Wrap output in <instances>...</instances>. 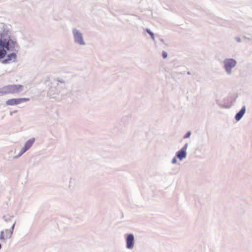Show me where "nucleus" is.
Returning <instances> with one entry per match:
<instances>
[{"mask_svg": "<svg viewBox=\"0 0 252 252\" xmlns=\"http://www.w3.org/2000/svg\"><path fill=\"white\" fill-rule=\"evenodd\" d=\"M16 42L12 40L7 32L2 33L0 37V59L6 54V50L14 51L17 47Z\"/></svg>", "mask_w": 252, "mask_h": 252, "instance_id": "obj_1", "label": "nucleus"}, {"mask_svg": "<svg viewBox=\"0 0 252 252\" xmlns=\"http://www.w3.org/2000/svg\"><path fill=\"white\" fill-rule=\"evenodd\" d=\"M23 87L20 85H8L4 87L0 91V96L9 94H15L21 92L23 90Z\"/></svg>", "mask_w": 252, "mask_h": 252, "instance_id": "obj_2", "label": "nucleus"}, {"mask_svg": "<svg viewBox=\"0 0 252 252\" xmlns=\"http://www.w3.org/2000/svg\"><path fill=\"white\" fill-rule=\"evenodd\" d=\"M30 100L29 98H12L7 100L6 101V104L7 105H16L22 103L25 101H28Z\"/></svg>", "mask_w": 252, "mask_h": 252, "instance_id": "obj_3", "label": "nucleus"}, {"mask_svg": "<svg viewBox=\"0 0 252 252\" xmlns=\"http://www.w3.org/2000/svg\"><path fill=\"white\" fill-rule=\"evenodd\" d=\"M14 226V224H13L11 227V229H6L4 231H2L0 235V239L5 240L9 239L12 235Z\"/></svg>", "mask_w": 252, "mask_h": 252, "instance_id": "obj_4", "label": "nucleus"}, {"mask_svg": "<svg viewBox=\"0 0 252 252\" xmlns=\"http://www.w3.org/2000/svg\"><path fill=\"white\" fill-rule=\"evenodd\" d=\"M224 67L226 71L230 73L231 68L235 66L236 62V61L232 59H226L224 61Z\"/></svg>", "mask_w": 252, "mask_h": 252, "instance_id": "obj_5", "label": "nucleus"}, {"mask_svg": "<svg viewBox=\"0 0 252 252\" xmlns=\"http://www.w3.org/2000/svg\"><path fill=\"white\" fill-rule=\"evenodd\" d=\"M73 32L75 42L81 45L84 44L81 33L76 30H74Z\"/></svg>", "mask_w": 252, "mask_h": 252, "instance_id": "obj_6", "label": "nucleus"}, {"mask_svg": "<svg viewBox=\"0 0 252 252\" xmlns=\"http://www.w3.org/2000/svg\"><path fill=\"white\" fill-rule=\"evenodd\" d=\"M126 247L129 249H132L133 248L134 239V236L132 234H130L127 235L126 238Z\"/></svg>", "mask_w": 252, "mask_h": 252, "instance_id": "obj_7", "label": "nucleus"}, {"mask_svg": "<svg viewBox=\"0 0 252 252\" xmlns=\"http://www.w3.org/2000/svg\"><path fill=\"white\" fill-rule=\"evenodd\" d=\"M35 139L34 138H32L29 140L25 144L24 147L23 148L22 150V153H25L27 150H28L33 144L34 142Z\"/></svg>", "mask_w": 252, "mask_h": 252, "instance_id": "obj_8", "label": "nucleus"}, {"mask_svg": "<svg viewBox=\"0 0 252 252\" xmlns=\"http://www.w3.org/2000/svg\"><path fill=\"white\" fill-rule=\"evenodd\" d=\"M177 157L180 160L183 159L186 157V148L185 147L178 152Z\"/></svg>", "mask_w": 252, "mask_h": 252, "instance_id": "obj_9", "label": "nucleus"}, {"mask_svg": "<svg viewBox=\"0 0 252 252\" xmlns=\"http://www.w3.org/2000/svg\"><path fill=\"white\" fill-rule=\"evenodd\" d=\"M246 111L245 107H243L241 110L236 115L235 119L237 121H239L243 116L244 115Z\"/></svg>", "mask_w": 252, "mask_h": 252, "instance_id": "obj_10", "label": "nucleus"}, {"mask_svg": "<svg viewBox=\"0 0 252 252\" xmlns=\"http://www.w3.org/2000/svg\"><path fill=\"white\" fill-rule=\"evenodd\" d=\"M16 55L15 53H11L7 56L5 60L3 61V63H7L11 61H14L16 59Z\"/></svg>", "mask_w": 252, "mask_h": 252, "instance_id": "obj_11", "label": "nucleus"}, {"mask_svg": "<svg viewBox=\"0 0 252 252\" xmlns=\"http://www.w3.org/2000/svg\"><path fill=\"white\" fill-rule=\"evenodd\" d=\"M147 32L151 35V37L154 39V35L153 32H152L149 30H147Z\"/></svg>", "mask_w": 252, "mask_h": 252, "instance_id": "obj_12", "label": "nucleus"}, {"mask_svg": "<svg viewBox=\"0 0 252 252\" xmlns=\"http://www.w3.org/2000/svg\"><path fill=\"white\" fill-rule=\"evenodd\" d=\"M190 131H189L187 133V134L184 136V138H188L190 136Z\"/></svg>", "mask_w": 252, "mask_h": 252, "instance_id": "obj_13", "label": "nucleus"}, {"mask_svg": "<svg viewBox=\"0 0 252 252\" xmlns=\"http://www.w3.org/2000/svg\"><path fill=\"white\" fill-rule=\"evenodd\" d=\"M162 57L164 59H165L167 57V54L165 52H163L162 53Z\"/></svg>", "mask_w": 252, "mask_h": 252, "instance_id": "obj_14", "label": "nucleus"}, {"mask_svg": "<svg viewBox=\"0 0 252 252\" xmlns=\"http://www.w3.org/2000/svg\"><path fill=\"white\" fill-rule=\"evenodd\" d=\"M176 162V158H174L173 159H172V163H175Z\"/></svg>", "mask_w": 252, "mask_h": 252, "instance_id": "obj_15", "label": "nucleus"}]
</instances>
